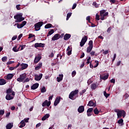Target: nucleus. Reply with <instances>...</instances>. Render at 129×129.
<instances>
[{"label":"nucleus","mask_w":129,"mask_h":129,"mask_svg":"<svg viewBox=\"0 0 129 129\" xmlns=\"http://www.w3.org/2000/svg\"><path fill=\"white\" fill-rule=\"evenodd\" d=\"M86 92V89H84V90H82V91L80 92L79 94L80 96L83 95V94H84V93H85Z\"/></svg>","instance_id":"nucleus-39"},{"label":"nucleus","mask_w":129,"mask_h":129,"mask_svg":"<svg viewBox=\"0 0 129 129\" xmlns=\"http://www.w3.org/2000/svg\"><path fill=\"white\" fill-rule=\"evenodd\" d=\"M91 59V57L89 56L88 58L87 59V64H89L90 63V59Z\"/></svg>","instance_id":"nucleus-52"},{"label":"nucleus","mask_w":129,"mask_h":129,"mask_svg":"<svg viewBox=\"0 0 129 129\" xmlns=\"http://www.w3.org/2000/svg\"><path fill=\"white\" fill-rule=\"evenodd\" d=\"M114 111L117 113V118H120V117H121L122 116H123V117H124V116H125V111H124V110L115 109Z\"/></svg>","instance_id":"nucleus-3"},{"label":"nucleus","mask_w":129,"mask_h":129,"mask_svg":"<svg viewBox=\"0 0 129 129\" xmlns=\"http://www.w3.org/2000/svg\"><path fill=\"white\" fill-rule=\"evenodd\" d=\"M92 5L95 8H99V4H98L96 2H93Z\"/></svg>","instance_id":"nucleus-38"},{"label":"nucleus","mask_w":129,"mask_h":129,"mask_svg":"<svg viewBox=\"0 0 129 129\" xmlns=\"http://www.w3.org/2000/svg\"><path fill=\"white\" fill-rule=\"evenodd\" d=\"M25 125H26V122H25V121H24V120H22L20 122V124L19 125V127L22 128V127H24V126H25Z\"/></svg>","instance_id":"nucleus-28"},{"label":"nucleus","mask_w":129,"mask_h":129,"mask_svg":"<svg viewBox=\"0 0 129 129\" xmlns=\"http://www.w3.org/2000/svg\"><path fill=\"white\" fill-rule=\"evenodd\" d=\"M95 63L96 64L94 66V68H96V67H97V66H98V65L99 64V62L98 61V60H95Z\"/></svg>","instance_id":"nucleus-45"},{"label":"nucleus","mask_w":129,"mask_h":129,"mask_svg":"<svg viewBox=\"0 0 129 129\" xmlns=\"http://www.w3.org/2000/svg\"><path fill=\"white\" fill-rule=\"evenodd\" d=\"M53 95H52L51 96H49L48 98V100H52V99H53Z\"/></svg>","instance_id":"nucleus-63"},{"label":"nucleus","mask_w":129,"mask_h":129,"mask_svg":"<svg viewBox=\"0 0 129 129\" xmlns=\"http://www.w3.org/2000/svg\"><path fill=\"white\" fill-rule=\"evenodd\" d=\"M33 37H35V35H33V34H30L29 35V39H31V38H33Z\"/></svg>","instance_id":"nucleus-56"},{"label":"nucleus","mask_w":129,"mask_h":129,"mask_svg":"<svg viewBox=\"0 0 129 129\" xmlns=\"http://www.w3.org/2000/svg\"><path fill=\"white\" fill-rule=\"evenodd\" d=\"M27 22L23 21L21 24L17 23L18 29H22L24 26H26Z\"/></svg>","instance_id":"nucleus-8"},{"label":"nucleus","mask_w":129,"mask_h":129,"mask_svg":"<svg viewBox=\"0 0 129 129\" xmlns=\"http://www.w3.org/2000/svg\"><path fill=\"white\" fill-rule=\"evenodd\" d=\"M15 23H21L25 20V18L23 17V14L19 13L14 16Z\"/></svg>","instance_id":"nucleus-2"},{"label":"nucleus","mask_w":129,"mask_h":129,"mask_svg":"<svg viewBox=\"0 0 129 129\" xmlns=\"http://www.w3.org/2000/svg\"><path fill=\"white\" fill-rule=\"evenodd\" d=\"M42 59V57L41 56V55L38 54L37 55L35 56V57L34 58V62L35 64H37Z\"/></svg>","instance_id":"nucleus-7"},{"label":"nucleus","mask_w":129,"mask_h":129,"mask_svg":"<svg viewBox=\"0 0 129 129\" xmlns=\"http://www.w3.org/2000/svg\"><path fill=\"white\" fill-rule=\"evenodd\" d=\"M39 126H41V123H38L36 125V127H39Z\"/></svg>","instance_id":"nucleus-64"},{"label":"nucleus","mask_w":129,"mask_h":129,"mask_svg":"<svg viewBox=\"0 0 129 129\" xmlns=\"http://www.w3.org/2000/svg\"><path fill=\"white\" fill-rule=\"evenodd\" d=\"M7 83L6 80L4 79H0V85H5Z\"/></svg>","instance_id":"nucleus-29"},{"label":"nucleus","mask_w":129,"mask_h":129,"mask_svg":"<svg viewBox=\"0 0 129 129\" xmlns=\"http://www.w3.org/2000/svg\"><path fill=\"white\" fill-rule=\"evenodd\" d=\"M88 106H96V103L93 102L92 100H91L89 102L88 104H87Z\"/></svg>","instance_id":"nucleus-22"},{"label":"nucleus","mask_w":129,"mask_h":129,"mask_svg":"<svg viewBox=\"0 0 129 129\" xmlns=\"http://www.w3.org/2000/svg\"><path fill=\"white\" fill-rule=\"evenodd\" d=\"M46 105L48 107H49V105H51V102L48 101V100H46L42 103V106L44 107V106H46Z\"/></svg>","instance_id":"nucleus-14"},{"label":"nucleus","mask_w":129,"mask_h":129,"mask_svg":"<svg viewBox=\"0 0 129 129\" xmlns=\"http://www.w3.org/2000/svg\"><path fill=\"white\" fill-rule=\"evenodd\" d=\"M107 16H108V12H106L105 14L100 15V19L102 21H104V20L106 19V17H107Z\"/></svg>","instance_id":"nucleus-12"},{"label":"nucleus","mask_w":129,"mask_h":129,"mask_svg":"<svg viewBox=\"0 0 129 129\" xmlns=\"http://www.w3.org/2000/svg\"><path fill=\"white\" fill-rule=\"evenodd\" d=\"M78 111L79 113H82L84 112V106H80L78 108Z\"/></svg>","instance_id":"nucleus-16"},{"label":"nucleus","mask_w":129,"mask_h":129,"mask_svg":"<svg viewBox=\"0 0 129 129\" xmlns=\"http://www.w3.org/2000/svg\"><path fill=\"white\" fill-rule=\"evenodd\" d=\"M14 126V123H9L7 124L6 125V129H11L12 127Z\"/></svg>","instance_id":"nucleus-25"},{"label":"nucleus","mask_w":129,"mask_h":129,"mask_svg":"<svg viewBox=\"0 0 129 129\" xmlns=\"http://www.w3.org/2000/svg\"><path fill=\"white\" fill-rule=\"evenodd\" d=\"M67 55L70 56L72 54V47L71 46H68L67 49Z\"/></svg>","instance_id":"nucleus-13"},{"label":"nucleus","mask_w":129,"mask_h":129,"mask_svg":"<svg viewBox=\"0 0 129 129\" xmlns=\"http://www.w3.org/2000/svg\"><path fill=\"white\" fill-rule=\"evenodd\" d=\"M5 114V110H0V115H4Z\"/></svg>","instance_id":"nucleus-51"},{"label":"nucleus","mask_w":129,"mask_h":129,"mask_svg":"<svg viewBox=\"0 0 129 129\" xmlns=\"http://www.w3.org/2000/svg\"><path fill=\"white\" fill-rule=\"evenodd\" d=\"M97 87V86L96 85V84L94 83L91 85V88L93 90H95V89H96Z\"/></svg>","instance_id":"nucleus-32"},{"label":"nucleus","mask_w":129,"mask_h":129,"mask_svg":"<svg viewBox=\"0 0 129 129\" xmlns=\"http://www.w3.org/2000/svg\"><path fill=\"white\" fill-rule=\"evenodd\" d=\"M88 45L90 47H93V41L92 40H90Z\"/></svg>","instance_id":"nucleus-44"},{"label":"nucleus","mask_w":129,"mask_h":129,"mask_svg":"<svg viewBox=\"0 0 129 129\" xmlns=\"http://www.w3.org/2000/svg\"><path fill=\"white\" fill-rule=\"evenodd\" d=\"M42 77H43V74H40L39 75H35V80L36 81H40L41 79H42Z\"/></svg>","instance_id":"nucleus-10"},{"label":"nucleus","mask_w":129,"mask_h":129,"mask_svg":"<svg viewBox=\"0 0 129 129\" xmlns=\"http://www.w3.org/2000/svg\"><path fill=\"white\" fill-rule=\"evenodd\" d=\"M76 75V71H74L72 73V77H74Z\"/></svg>","instance_id":"nucleus-50"},{"label":"nucleus","mask_w":129,"mask_h":129,"mask_svg":"<svg viewBox=\"0 0 129 129\" xmlns=\"http://www.w3.org/2000/svg\"><path fill=\"white\" fill-rule=\"evenodd\" d=\"M43 26V22H39L35 24V31H39L41 29V27Z\"/></svg>","instance_id":"nucleus-5"},{"label":"nucleus","mask_w":129,"mask_h":129,"mask_svg":"<svg viewBox=\"0 0 129 129\" xmlns=\"http://www.w3.org/2000/svg\"><path fill=\"white\" fill-rule=\"evenodd\" d=\"M110 31H111V27H109L107 30V33H110Z\"/></svg>","instance_id":"nucleus-59"},{"label":"nucleus","mask_w":129,"mask_h":129,"mask_svg":"<svg viewBox=\"0 0 129 129\" xmlns=\"http://www.w3.org/2000/svg\"><path fill=\"white\" fill-rule=\"evenodd\" d=\"M87 42V36H85L84 37L82 38L81 41L80 42V46L81 47H83L85 43Z\"/></svg>","instance_id":"nucleus-6"},{"label":"nucleus","mask_w":129,"mask_h":129,"mask_svg":"<svg viewBox=\"0 0 129 129\" xmlns=\"http://www.w3.org/2000/svg\"><path fill=\"white\" fill-rule=\"evenodd\" d=\"M79 93V90H75V91H72L69 96V98L72 100H75V99L78 97V96H76V95H77Z\"/></svg>","instance_id":"nucleus-1"},{"label":"nucleus","mask_w":129,"mask_h":129,"mask_svg":"<svg viewBox=\"0 0 129 129\" xmlns=\"http://www.w3.org/2000/svg\"><path fill=\"white\" fill-rule=\"evenodd\" d=\"M20 66L21 67V70H25L28 68V64L22 63L21 64Z\"/></svg>","instance_id":"nucleus-17"},{"label":"nucleus","mask_w":129,"mask_h":129,"mask_svg":"<svg viewBox=\"0 0 129 129\" xmlns=\"http://www.w3.org/2000/svg\"><path fill=\"white\" fill-rule=\"evenodd\" d=\"M111 83H115V80L114 79H112L110 80Z\"/></svg>","instance_id":"nucleus-62"},{"label":"nucleus","mask_w":129,"mask_h":129,"mask_svg":"<svg viewBox=\"0 0 129 129\" xmlns=\"http://www.w3.org/2000/svg\"><path fill=\"white\" fill-rule=\"evenodd\" d=\"M92 111H93V108H90L87 110V112L91 113Z\"/></svg>","instance_id":"nucleus-48"},{"label":"nucleus","mask_w":129,"mask_h":129,"mask_svg":"<svg viewBox=\"0 0 129 129\" xmlns=\"http://www.w3.org/2000/svg\"><path fill=\"white\" fill-rule=\"evenodd\" d=\"M117 123L120 124V125H123V119L122 118L118 120Z\"/></svg>","instance_id":"nucleus-33"},{"label":"nucleus","mask_w":129,"mask_h":129,"mask_svg":"<svg viewBox=\"0 0 129 129\" xmlns=\"http://www.w3.org/2000/svg\"><path fill=\"white\" fill-rule=\"evenodd\" d=\"M104 95L106 98H107L109 96V94H107L106 91H104Z\"/></svg>","instance_id":"nucleus-47"},{"label":"nucleus","mask_w":129,"mask_h":129,"mask_svg":"<svg viewBox=\"0 0 129 129\" xmlns=\"http://www.w3.org/2000/svg\"><path fill=\"white\" fill-rule=\"evenodd\" d=\"M29 81H30V79L27 78L23 81V83H25V82H29Z\"/></svg>","instance_id":"nucleus-55"},{"label":"nucleus","mask_w":129,"mask_h":129,"mask_svg":"<svg viewBox=\"0 0 129 129\" xmlns=\"http://www.w3.org/2000/svg\"><path fill=\"white\" fill-rule=\"evenodd\" d=\"M35 48H39L40 47H45V44L42 43H36L34 44Z\"/></svg>","instance_id":"nucleus-11"},{"label":"nucleus","mask_w":129,"mask_h":129,"mask_svg":"<svg viewBox=\"0 0 129 129\" xmlns=\"http://www.w3.org/2000/svg\"><path fill=\"white\" fill-rule=\"evenodd\" d=\"M11 93H12V95L15 96V92L13 91L11 89H8L7 90V94H11Z\"/></svg>","instance_id":"nucleus-18"},{"label":"nucleus","mask_w":129,"mask_h":129,"mask_svg":"<svg viewBox=\"0 0 129 129\" xmlns=\"http://www.w3.org/2000/svg\"><path fill=\"white\" fill-rule=\"evenodd\" d=\"M70 38H71V34L67 33L63 36V40H64V41H68Z\"/></svg>","instance_id":"nucleus-15"},{"label":"nucleus","mask_w":129,"mask_h":129,"mask_svg":"<svg viewBox=\"0 0 129 129\" xmlns=\"http://www.w3.org/2000/svg\"><path fill=\"white\" fill-rule=\"evenodd\" d=\"M59 34H56L53 36V37L52 38L51 40L52 41H56V40H58L59 39Z\"/></svg>","instance_id":"nucleus-23"},{"label":"nucleus","mask_w":129,"mask_h":129,"mask_svg":"<svg viewBox=\"0 0 129 129\" xmlns=\"http://www.w3.org/2000/svg\"><path fill=\"white\" fill-rule=\"evenodd\" d=\"M76 7H77V4L76 3L74 4L72 7V10L76 9Z\"/></svg>","instance_id":"nucleus-53"},{"label":"nucleus","mask_w":129,"mask_h":129,"mask_svg":"<svg viewBox=\"0 0 129 129\" xmlns=\"http://www.w3.org/2000/svg\"><path fill=\"white\" fill-rule=\"evenodd\" d=\"M96 20H97V21H99L100 20L99 15H98L97 14L96 15Z\"/></svg>","instance_id":"nucleus-57"},{"label":"nucleus","mask_w":129,"mask_h":129,"mask_svg":"<svg viewBox=\"0 0 129 129\" xmlns=\"http://www.w3.org/2000/svg\"><path fill=\"white\" fill-rule=\"evenodd\" d=\"M14 61H9L8 62H7V65H10V64H13V63H14Z\"/></svg>","instance_id":"nucleus-61"},{"label":"nucleus","mask_w":129,"mask_h":129,"mask_svg":"<svg viewBox=\"0 0 129 129\" xmlns=\"http://www.w3.org/2000/svg\"><path fill=\"white\" fill-rule=\"evenodd\" d=\"M20 5H16V9L18 11H20V10H21V7H20Z\"/></svg>","instance_id":"nucleus-58"},{"label":"nucleus","mask_w":129,"mask_h":129,"mask_svg":"<svg viewBox=\"0 0 129 129\" xmlns=\"http://www.w3.org/2000/svg\"><path fill=\"white\" fill-rule=\"evenodd\" d=\"M108 74L105 75L104 76L100 75V79H102V80H106L108 78Z\"/></svg>","instance_id":"nucleus-20"},{"label":"nucleus","mask_w":129,"mask_h":129,"mask_svg":"<svg viewBox=\"0 0 129 129\" xmlns=\"http://www.w3.org/2000/svg\"><path fill=\"white\" fill-rule=\"evenodd\" d=\"M55 53H56V51L52 50L51 53H50V54L49 55V57H50V58H53V57H54V55Z\"/></svg>","instance_id":"nucleus-35"},{"label":"nucleus","mask_w":129,"mask_h":129,"mask_svg":"<svg viewBox=\"0 0 129 129\" xmlns=\"http://www.w3.org/2000/svg\"><path fill=\"white\" fill-rule=\"evenodd\" d=\"M71 16H72V13H68L66 19L67 21H68V20H69V18H70V17H71Z\"/></svg>","instance_id":"nucleus-40"},{"label":"nucleus","mask_w":129,"mask_h":129,"mask_svg":"<svg viewBox=\"0 0 129 129\" xmlns=\"http://www.w3.org/2000/svg\"><path fill=\"white\" fill-rule=\"evenodd\" d=\"M63 80V74L59 75L58 77H57V82H60Z\"/></svg>","instance_id":"nucleus-27"},{"label":"nucleus","mask_w":129,"mask_h":129,"mask_svg":"<svg viewBox=\"0 0 129 129\" xmlns=\"http://www.w3.org/2000/svg\"><path fill=\"white\" fill-rule=\"evenodd\" d=\"M46 91H47V89H46V88L45 87H43L41 89V92H42V93H44Z\"/></svg>","instance_id":"nucleus-41"},{"label":"nucleus","mask_w":129,"mask_h":129,"mask_svg":"<svg viewBox=\"0 0 129 129\" xmlns=\"http://www.w3.org/2000/svg\"><path fill=\"white\" fill-rule=\"evenodd\" d=\"M50 28H52V24H48L45 26V29H50Z\"/></svg>","instance_id":"nucleus-36"},{"label":"nucleus","mask_w":129,"mask_h":129,"mask_svg":"<svg viewBox=\"0 0 129 129\" xmlns=\"http://www.w3.org/2000/svg\"><path fill=\"white\" fill-rule=\"evenodd\" d=\"M13 77H14V75L13 74H9L7 75L6 79L7 80H11V79H13Z\"/></svg>","instance_id":"nucleus-24"},{"label":"nucleus","mask_w":129,"mask_h":129,"mask_svg":"<svg viewBox=\"0 0 129 129\" xmlns=\"http://www.w3.org/2000/svg\"><path fill=\"white\" fill-rule=\"evenodd\" d=\"M53 33H54V30L51 29L50 31L48 32V34L47 35V37H49V36H51V35H52Z\"/></svg>","instance_id":"nucleus-42"},{"label":"nucleus","mask_w":129,"mask_h":129,"mask_svg":"<svg viewBox=\"0 0 129 129\" xmlns=\"http://www.w3.org/2000/svg\"><path fill=\"white\" fill-rule=\"evenodd\" d=\"M60 100H61V97H57L55 99V100L54 101V106H57V105H58V104H59V103L60 102Z\"/></svg>","instance_id":"nucleus-9"},{"label":"nucleus","mask_w":129,"mask_h":129,"mask_svg":"<svg viewBox=\"0 0 129 129\" xmlns=\"http://www.w3.org/2000/svg\"><path fill=\"white\" fill-rule=\"evenodd\" d=\"M49 117H50V114H46L41 118V120H46V119H47V118H49Z\"/></svg>","instance_id":"nucleus-30"},{"label":"nucleus","mask_w":129,"mask_h":129,"mask_svg":"<svg viewBox=\"0 0 129 129\" xmlns=\"http://www.w3.org/2000/svg\"><path fill=\"white\" fill-rule=\"evenodd\" d=\"M39 87V83H36L33 84L31 87V89H32V90H35V89H37Z\"/></svg>","instance_id":"nucleus-19"},{"label":"nucleus","mask_w":129,"mask_h":129,"mask_svg":"<svg viewBox=\"0 0 129 129\" xmlns=\"http://www.w3.org/2000/svg\"><path fill=\"white\" fill-rule=\"evenodd\" d=\"M29 119H30L29 118H25L24 120H23L25 122H29Z\"/></svg>","instance_id":"nucleus-60"},{"label":"nucleus","mask_w":129,"mask_h":129,"mask_svg":"<svg viewBox=\"0 0 129 129\" xmlns=\"http://www.w3.org/2000/svg\"><path fill=\"white\" fill-rule=\"evenodd\" d=\"M105 10H101L100 12V15L101 16V15H103L104 14H105Z\"/></svg>","instance_id":"nucleus-49"},{"label":"nucleus","mask_w":129,"mask_h":129,"mask_svg":"<svg viewBox=\"0 0 129 129\" xmlns=\"http://www.w3.org/2000/svg\"><path fill=\"white\" fill-rule=\"evenodd\" d=\"M26 77H27V74L26 73L23 74L20 76L19 78H17V81L18 82H24Z\"/></svg>","instance_id":"nucleus-4"},{"label":"nucleus","mask_w":129,"mask_h":129,"mask_svg":"<svg viewBox=\"0 0 129 129\" xmlns=\"http://www.w3.org/2000/svg\"><path fill=\"white\" fill-rule=\"evenodd\" d=\"M12 50L14 52H19L20 50V47H18V46H15L13 48Z\"/></svg>","instance_id":"nucleus-31"},{"label":"nucleus","mask_w":129,"mask_h":129,"mask_svg":"<svg viewBox=\"0 0 129 129\" xmlns=\"http://www.w3.org/2000/svg\"><path fill=\"white\" fill-rule=\"evenodd\" d=\"M42 62H39L37 66H36L35 68V70H39V69H40L41 68H42Z\"/></svg>","instance_id":"nucleus-26"},{"label":"nucleus","mask_w":129,"mask_h":129,"mask_svg":"<svg viewBox=\"0 0 129 129\" xmlns=\"http://www.w3.org/2000/svg\"><path fill=\"white\" fill-rule=\"evenodd\" d=\"M86 20L88 21V22L89 23H91V22H90V16H87V17H86Z\"/></svg>","instance_id":"nucleus-54"},{"label":"nucleus","mask_w":129,"mask_h":129,"mask_svg":"<svg viewBox=\"0 0 129 129\" xmlns=\"http://www.w3.org/2000/svg\"><path fill=\"white\" fill-rule=\"evenodd\" d=\"M2 60L3 62H7V60H8V57L4 56L2 58Z\"/></svg>","instance_id":"nucleus-43"},{"label":"nucleus","mask_w":129,"mask_h":129,"mask_svg":"<svg viewBox=\"0 0 129 129\" xmlns=\"http://www.w3.org/2000/svg\"><path fill=\"white\" fill-rule=\"evenodd\" d=\"M6 99H7V100H12V99H14V97L12 96L11 94H7Z\"/></svg>","instance_id":"nucleus-21"},{"label":"nucleus","mask_w":129,"mask_h":129,"mask_svg":"<svg viewBox=\"0 0 129 129\" xmlns=\"http://www.w3.org/2000/svg\"><path fill=\"white\" fill-rule=\"evenodd\" d=\"M19 47L21 48V51H22V50H24L26 48V45H20Z\"/></svg>","instance_id":"nucleus-46"},{"label":"nucleus","mask_w":129,"mask_h":129,"mask_svg":"<svg viewBox=\"0 0 129 129\" xmlns=\"http://www.w3.org/2000/svg\"><path fill=\"white\" fill-rule=\"evenodd\" d=\"M93 46H89L87 47V53H90L91 52V50H92Z\"/></svg>","instance_id":"nucleus-34"},{"label":"nucleus","mask_w":129,"mask_h":129,"mask_svg":"<svg viewBox=\"0 0 129 129\" xmlns=\"http://www.w3.org/2000/svg\"><path fill=\"white\" fill-rule=\"evenodd\" d=\"M93 111H94V113H95V114H98V113H99V110H98L97 108H95L94 109Z\"/></svg>","instance_id":"nucleus-37"}]
</instances>
